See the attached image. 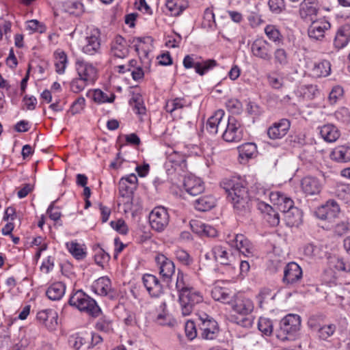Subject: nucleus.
Instances as JSON below:
<instances>
[{
	"mask_svg": "<svg viewBox=\"0 0 350 350\" xmlns=\"http://www.w3.org/2000/svg\"><path fill=\"white\" fill-rule=\"evenodd\" d=\"M206 130L211 134L222 132V137L227 142H237L243 138L241 122L233 116L224 118L222 110L217 111L206 122Z\"/></svg>",
	"mask_w": 350,
	"mask_h": 350,
	"instance_id": "f257e3e1",
	"label": "nucleus"
},
{
	"mask_svg": "<svg viewBox=\"0 0 350 350\" xmlns=\"http://www.w3.org/2000/svg\"><path fill=\"white\" fill-rule=\"evenodd\" d=\"M221 185L227 193L228 200L238 214L245 215L250 211L252 202L248 194V189L240 180L237 178L224 179Z\"/></svg>",
	"mask_w": 350,
	"mask_h": 350,
	"instance_id": "f03ea898",
	"label": "nucleus"
},
{
	"mask_svg": "<svg viewBox=\"0 0 350 350\" xmlns=\"http://www.w3.org/2000/svg\"><path fill=\"white\" fill-rule=\"evenodd\" d=\"M68 304L92 317H97L100 312V308L96 301L82 290H78L73 293L70 297Z\"/></svg>",
	"mask_w": 350,
	"mask_h": 350,
	"instance_id": "7ed1b4c3",
	"label": "nucleus"
},
{
	"mask_svg": "<svg viewBox=\"0 0 350 350\" xmlns=\"http://www.w3.org/2000/svg\"><path fill=\"white\" fill-rule=\"evenodd\" d=\"M300 327V317L297 314H288L280 321L279 329L277 330V337L282 341L291 340Z\"/></svg>",
	"mask_w": 350,
	"mask_h": 350,
	"instance_id": "20e7f679",
	"label": "nucleus"
},
{
	"mask_svg": "<svg viewBox=\"0 0 350 350\" xmlns=\"http://www.w3.org/2000/svg\"><path fill=\"white\" fill-rule=\"evenodd\" d=\"M178 299L181 306L182 314L188 316L192 312L196 304L203 301V296L200 291L191 287L178 295Z\"/></svg>",
	"mask_w": 350,
	"mask_h": 350,
	"instance_id": "39448f33",
	"label": "nucleus"
},
{
	"mask_svg": "<svg viewBox=\"0 0 350 350\" xmlns=\"http://www.w3.org/2000/svg\"><path fill=\"white\" fill-rule=\"evenodd\" d=\"M230 304L235 312L243 316L241 319L237 321V323L243 327L250 325L252 323L251 319L245 316H247L253 311L254 305L252 301L247 298L237 297L234 301L232 300Z\"/></svg>",
	"mask_w": 350,
	"mask_h": 350,
	"instance_id": "423d86ee",
	"label": "nucleus"
},
{
	"mask_svg": "<svg viewBox=\"0 0 350 350\" xmlns=\"http://www.w3.org/2000/svg\"><path fill=\"white\" fill-rule=\"evenodd\" d=\"M169 214L163 206L155 207L149 215V221L152 229L163 231L169 224Z\"/></svg>",
	"mask_w": 350,
	"mask_h": 350,
	"instance_id": "0eeeda50",
	"label": "nucleus"
},
{
	"mask_svg": "<svg viewBox=\"0 0 350 350\" xmlns=\"http://www.w3.org/2000/svg\"><path fill=\"white\" fill-rule=\"evenodd\" d=\"M211 257L218 263L224 266L232 267L234 258L232 253L224 246L216 245L213 246L210 251L205 254L206 259H211Z\"/></svg>",
	"mask_w": 350,
	"mask_h": 350,
	"instance_id": "6e6552de",
	"label": "nucleus"
},
{
	"mask_svg": "<svg viewBox=\"0 0 350 350\" xmlns=\"http://www.w3.org/2000/svg\"><path fill=\"white\" fill-rule=\"evenodd\" d=\"M250 49L252 55L257 58L265 62H271L272 59V46L264 39H256L252 43Z\"/></svg>",
	"mask_w": 350,
	"mask_h": 350,
	"instance_id": "1a4fd4ad",
	"label": "nucleus"
},
{
	"mask_svg": "<svg viewBox=\"0 0 350 350\" xmlns=\"http://www.w3.org/2000/svg\"><path fill=\"white\" fill-rule=\"evenodd\" d=\"M186 69L194 68L196 73L203 76L208 70L215 67L217 64L215 59H206L202 62H196L193 55H186L183 62Z\"/></svg>",
	"mask_w": 350,
	"mask_h": 350,
	"instance_id": "9d476101",
	"label": "nucleus"
},
{
	"mask_svg": "<svg viewBox=\"0 0 350 350\" xmlns=\"http://www.w3.org/2000/svg\"><path fill=\"white\" fill-rule=\"evenodd\" d=\"M290 127V120L286 118H282L278 122H274L268 128L267 135L271 139H282L288 133Z\"/></svg>",
	"mask_w": 350,
	"mask_h": 350,
	"instance_id": "9b49d317",
	"label": "nucleus"
},
{
	"mask_svg": "<svg viewBox=\"0 0 350 350\" xmlns=\"http://www.w3.org/2000/svg\"><path fill=\"white\" fill-rule=\"evenodd\" d=\"M330 27V23L326 20L312 21L308 29V36L313 40H321L325 37V31Z\"/></svg>",
	"mask_w": 350,
	"mask_h": 350,
	"instance_id": "f8f14e48",
	"label": "nucleus"
},
{
	"mask_svg": "<svg viewBox=\"0 0 350 350\" xmlns=\"http://www.w3.org/2000/svg\"><path fill=\"white\" fill-rule=\"evenodd\" d=\"M75 69L78 77L87 82H94L96 78V68L91 64L83 60L77 59L75 63Z\"/></svg>",
	"mask_w": 350,
	"mask_h": 350,
	"instance_id": "ddd939ff",
	"label": "nucleus"
},
{
	"mask_svg": "<svg viewBox=\"0 0 350 350\" xmlns=\"http://www.w3.org/2000/svg\"><path fill=\"white\" fill-rule=\"evenodd\" d=\"M205 320L200 324L201 337L206 340H213L217 338L219 333V327L217 321L208 315L204 314Z\"/></svg>",
	"mask_w": 350,
	"mask_h": 350,
	"instance_id": "4468645a",
	"label": "nucleus"
},
{
	"mask_svg": "<svg viewBox=\"0 0 350 350\" xmlns=\"http://www.w3.org/2000/svg\"><path fill=\"white\" fill-rule=\"evenodd\" d=\"M319 10L317 0H303L299 5V14L303 20L312 21Z\"/></svg>",
	"mask_w": 350,
	"mask_h": 350,
	"instance_id": "2eb2a0df",
	"label": "nucleus"
},
{
	"mask_svg": "<svg viewBox=\"0 0 350 350\" xmlns=\"http://www.w3.org/2000/svg\"><path fill=\"white\" fill-rule=\"evenodd\" d=\"M142 282L152 297H159L163 293V288L159 279L152 274H144Z\"/></svg>",
	"mask_w": 350,
	"mask_h": 350,
	"instance_id": "dca6fc26",
	"label": "nucleus"
},
{
	"mask_svg": "<svg viewBox=\"0 0 350 350\" xmlns=\"http://www.w3.org/2000/svg\"><path fill=\"white\" fill-rule=\"evenodd\" d=\"M155 261L159 269L160 275L164 279H170L175 272L174 262L161 254H159L155 256Z\"/></svg>",
	"mask_w": 350,
	"mask_h": 350,
	"instance_id": "f3484780",
	"label": "nucleus"
},
{
	"mask_svg": "<svg viewBox=\"0 0 350 350\" xmlns=\"http://www.w3.org/2000/svg\"><path fill=\"white\" fill-rule=\"evenodd\" d=\"M302 278V270L298 264L294 262L288 263L284 269L283 282L286 284H294Z\"/></svg>",
	"mask_w": 350,
	"mask_h": 350,
	"instance_id": "a211bd4d",
	"label": "nucleus"
},
{
	"mask_svg": "<svg viewBox=\"0 0 350 350\" xmlns=\"http://www.w3.org/2000/svg\"><path fill=\"white\" fill-rule=\"evenodd\" d=\"M38 321L42 323L49 330H54L57 325L58 315L53 309H45L37 313Z\"/></svg>",
	"mask_w": 350,
	"mask_h": 350,
	"instance_id": "6ab92c4d",
	"label": "nucleus"
},
{
	"mask_svg": "<svg viewBox=\"0 0 350 350\" xmlns=\"http://www.w3.org/2000/svg\"><path fill=\"white\" fill-rule=\"evenodd\" d=\"M99 31L94 30V33L85 38V43L83 46L82 51L88 55H94L100 52V40Z\"/></svg>",
	"mask_w": 350,
	"mask_h": 350,
	"instance_id": "aec40b11",
	"label": "nucleus"
},
{
	"mask_svg": "<svg viewBox=\"0 0 350 350\" xmlns=\"http://www.w3.org/2000/svg\"><path fill=\"white\" fill-rule=\"evenodd\" d=\"M340 212V208L337 202L334 200H328L317 212L319 218L323 220H329L334 218Z\"/></svg>",
	"mask_w": 350,
	"mask_h": 350,
	"instance_id": "412c9836",
	"label": "nucleus"
},
{
	"mask_svg": "<svg viewBox=\"0 0 350 350\" xmlns=\"http://www.w3.org/2000/svg\"><path fill=\"white\" fill-rule=\"evenodd\" d=\"M271 200L274 202V205L276 206L278 211L283 214L295 207L293 200L280 192L272 193Z\"/></svg>",
	"mask_w": 350,
	"mask_h": 350,
	"instance_id": "4be33fe9",
	"label": "nucleus"
},
{
	"mask_svg": "<svg viewBox=\"0 0 350 350\" xmlns=\"http://www.w3.org/2000/svg\"><path fill=\"white\" fill-rule=\"evenodd\" d=\"M183 187L189 195L197 196L204 190L202 180L194 176H188L184 178Z\"/></svg>",
	"mask_w": 350,
	"mask_h": 350,
	"instance_id": "5701e85b",
	"label": "nucleus"
},
{
	"mask_svg": "<svg viewBox=\"0 0 350 350\" xmlns=\"http://www.w3.org/2000/svg\"><path fill=\"white\" fill-rule=\"evenodd\" d=\"M301 187L306 195L314 196L320 193L322 185L318 178L306 176L301 181Z\"/></svg>",
	"mask_w": 350,
	"mask_h": 350,
	"instance_id": "b1692460",
	"label": "nucleus"
},
{
	"mask_svg": "<svg viewBox=\"0 0 350 350\" xmlns=\"http://www.w3.org/2000/svg\"><path fill=\"white\" fill-rule=\"evenodd\" d=\"M350 41V25H345L340 27L335 35L333 45L339 51L345 48Z\"/></svg>",
	"mask_w": 350,
	"mask_h": 350,
	"instance_id": "393cba45",
	"label": "nucleus"
},
{
	"mask_svg": "<svg viewBox=\"0 0 350 350\" xmlns=\"http://www.w3.org/2000/svg\"><path fill=\"white\" fill-rule=\"evenodd\" d=\"M232 245L245 256H249L253 254V245L250 240L242 234H236L232 241Z\"/></svg>",
	"mask_w": 350,
	"mask_h": 350,
	"instance_id": "a878e982",
	"label": "nucleus"
},
{
	"mask_svg": "<svg viewBox=\"0 0 350 350\" xmlns=\"http://www.w3.org/2000/svg\"><path fill=\"white\" fill-rule=\"evenodd\" d=\"M111 53L112 55L118 58H124L129 54V49L126 40L121 36H116L111 42Z\"/></svg>",
	"mask_w": 350,
	"mask_h": 350,
	"instance_id": "bb28decb",
	"label": "nucleus"
},
{
	"mask_svg": "<svg viewBox=\"0 0 350 350\" xmlns=\"http://www.w3.org/2000/svg\"><path fill=\"white\" fill-rule=\"evenodd\" d=\"M320 135L325 142L331 143L339 138L340 133L336 126L327 124L321 127Z\"/></svg>",
	"mask_w": 350,
	"mask_h": 350,
	"instance_id": "cd10ccee",
	"label": "nucleus"
},
{
	"mask_svg": "<svg viewBox=\"0 0 350 350\" xmlns=\"http://www.w3.org/2000/svg\"><path fill=\"white\" fill-rule=\"evenodd\" d=\"M66 291V285L61 282L51 284L46 291L47 297L53 301H58L62 298Z\"/></svg>",
	"mask_w": 350,
	"mask_h": 350,
	"instance_id": "c85d7f7f",
	"label": "nucleus"
},
{
	"mask_svg": "<svg viewBox=\"0 0 350 350\" xmlns=\"http://www.w3.org/2000/svg\"><path fill=\"white\" fill-rule=\"evenodd\" d=\"M331 158L340 163L350 161V147L340 146L335 148L331 153Z\"/></svg>",
	"mask_w": 350,
	"mask_h": 350,
	"instance_id": "c756f323",
	"label": "nucleus"
},
{
	"mask_svg": "<svg viewBox=\"0 0 350 350\" xmlns=\"http://www.w3.org/2000/svg\"><path fill=\"white\" fill-rule=\"evenodd\" d=\"M94 288L97 294L102 296L109 295L111 291V280L107 277H101L96 280Z\"/></svg>",
	"mask_w": 350,
	"mask_h": 350,
	"instance_id": "7c9ffc66",
	"label": "nucleus"
},
{
	"mask_svg": "<svg viewBox=\"0 0 350 350\" xmlns=\"http://www.w3.org/2000/svg\"><path fill=\"white\" fill-rule=\"evenodd\" d=\"M302 212L297 207H294L284 214V219L288 226H298L301 221Z\"/></svg>",
	"mask_w": 350,
	"mask_h": 350,
	"instance_id": "2f4dec72",
	"label": "nucleus"
},
{
	"mask_svg": "<svg viewBox=\"0 0 350 350\" xmlns=\"http://www.w3.org/2000/svg\"><path fill=\"white\" fill-rule=\"evenodd\" d=\"M211 296L215 301L224 304H230L232 300V296L230 294L229 290L219 286H215L213 288Z\"/></svg>",
	"mask_w": 350,
	"mask_h": 350,
	"instance_id": "473e14b6",
	"label": "nucleus"
},
{
	"mask_svg": "<svg viewBox=\"0 0 350 350\" xmlns=\"http://www.w3.org/2000/svg\"><path fill=\"white\" fill-rule=\"evenodd\" d=\"M195 208L200 211H207L215 206V199L212 196H204L194 202Z\"/></svg>",
	"mask_w": 350,
	"mask_h": 350,
	"instance_id": "72a5a7b5",
	"label": "nucleus"
},
{
	"mask_svg": "<svg viewBox=\"0 0 350 350\" xmlns=\"http://www.w3.org/2000/svg\"><path fill=\"white\" fill-rule=\"evenodd\" d=\"M167 9L172 16H177L187 7L183 0H167L165 3Z\"/></svg>",
	"mask_w": 350,
	"mask_h": 350,
	"instance_id": "f704fd0d",
	"label": "nucleus"
},
{
	"mask_svg": "<svg viewBox=\"0 0 350 350\" xmlns=\"http://www.w3.org/2000/svg\"><path fill=\"white\" fill-rule=\"evenodd\" d=\"M312 72L317 77H327L331 72V64L328 60L323 59L314 64Z\"/></svg>",
	"mask_w": 350,
	"mask_h": 350,
	"instance_id": "c9c22d12",
	"label": "nucleus"
},
{
	"mask_svg": "<svg viewBox=\"0 0 350 350\" xmlns=\"http://www.w3.org/2000/svg\"><path fill=\"white\" fill-rule=\"evenodd\" d=\"M239 157L241 159H251L256 154L257 147L254 143H245L238 147Z\"/></svg>",
	"mask_w": 350,
	"mask_h": 350,
	"instance_id": "e433bc0d",
	"label": "nucleus"
},
{
	"mask_svg": "<svg viewBox=\"0 0 350 350\" xmlns=\"http://www.w3.org/2000/svg\"><path fill=\"white\" fill-rule=\"evenodd\" d=\"M66 247L69 252L77 260H82L86 256L85 249L77 242L66 243Z\"/></svg>",
	"mask_w": 350,
	"mask_h": 350,
	"instance_id": "4c0bfd02",
	"label": "nucleus"
},
{
	"mask_svg": "<svg viewBox=\"0 0 350 350\" xmlns=\"http://www.w3.org/2000/svg\"><path fill=\"white\" fill-rule=\"evenodd\" d=\"M130 105H133L134 111L140 116L145 115L146 112V108L144 105L142 95L139 94H133L132 98L129 100Z\"/></svg>",
	"mask_w": 350,
	"mask_h": 350,
	"instance_id": "58836bf2",
	"label": "nucleus"
},
{
	"mask_svg": "<svg viewBox=\"0 0 350 350\" xmlns=\"http://www.w3.org/2000/svg\"><path fill=\"white\" fill-rule=\"evenodd\" d=\"M161 308L163 309V312L162 313L159 314L157 315L156 321L157 322V323L161 325H167L170 327H173L175 325L176 321L171 317V316L168 313L165 312V302H163L161 304Z\"/></svg>",
	"mask_w": 350,
	"mask_h": 350,
	"instance_id": "ea45409f",
	"label": "nucleus"
},
{
	"mask_svg": "<svg viewBox=\"0 0 350 350\" xmlns=\"http://www.w3.org/2000/svg\"><path fill=\"white\" fill-rule=\"evenodd\" d=\"M116 96L113 93L110 94L108 96L106 93L99 89H96L92 92V98L97 103H113Z\"/></svg>",
	"mask_w": 350,
	"mask_h": 350,
	"instance_id": "a19ab883",
	"label": "nucleus"
},
{
	"mask_svg": "<svg viewBox=\"0 0 350 350\" xmlns=\"http://www.w3.org/2000/svg\"><path fill=\"white\" fill-rule=\"evenodd\" d=\"M274 64L276 66L284 67L288 64V55L284 49L278 48L273 53Z\"/></svg>",
	"mask_w": 350,
	"mask_h": 350,
	"instance_id": "79ce46f5",
	"label": "nucleus"
},
{
	"mask_svg": "<svg viewBox=\"0 0 350 350\" xmlns=\"http://www.w3.org/2000/svg\"><path fill=\"white\" fill-rule=\"evenodd\" d=\"M187 276L185 275L183 271L180 270L178 271L176 288L178 292V295H180L183 291H186L191 288L187 280Z\"/></svg>",
	"mask_w": 350,
	"mask_h": 350,
	"instance_id": "37998d69",
	"label": "nucleus"
},
{
	"mask_svg": "<svg viewBox=\"0 0 350 350\" xmlns=\"http://www.w3.org/2000/svg\"><path fill=\"white\" fill-rule=\"evenodd\" d=\"M276 296L275 293H272V291L269 288H263L260 290L259 294L257 296L258 300L259 306L262 308V304L267 302L268 299L273 300Z\"/></svg>",
	"mask_w": 350,
	"mask_h": 350,
	"instance_id": "c03bdc74",
	"label": "nucleus"
},
{
	"mask_svg": "<svg viewBox=\"0 0 350 350\" xmlns=\"http://www.w3.org/2000/svg\"><path fill=\"white\" fill-rule=\"evenodd\" d=\"M175 256L177 260L185 266H189L193 262V258L184 250H176L175 251Z\"/></svg>",
	"mask_w": 350,
	"mask_h": 350,
	"instance_id": "a18cd8bd",
	"label": "nucleus"
},
{
	"mask_svg": "<svg viewBox=\"0 0 350 350\" xmlns=\"http://www.w3.org/2000/svg\"><path fill=\"white\" fill-rule=\"evenodd\" d=\"M66 54L63 51L58 53L56 56V62L55 63V66L56 68V71L59 74H63L64 72L66 66Z\"/></svg>",
	"mask_w": 350,
	"mask_h": 350,
	"instance_id": "49530a36",
	"label": "nucleus"
},
{
	"mask_svg": "<svg viewBox=\"0 0 350 350\" xmlns=\"http://www.w3.org/2000/svg\"><path fill=\"white\" fill-rule=\"evenodd\" d=\"M96 328L101 332L109 333L112 332V321L107 317H103L98 320Z\"/></svg>",
	"mask_w": 350,
	"mask_h": 350,
	"instance_id": "de8ad7c7",
	"label": "nucleus"
},
{
	"mask_svg": "<svg viewBox=\"0 0 350 350\" xmlns=\"http://www.w3.org/2000/svg\"><path fill=\"white\" fill-rule=\"evenodd\" d=\"M258 329L265 335L270 336L273 332L272 322L265 318H260L258 323Z\"/></svg>",
	"mask_w": 350,
	"mask_h": 350,
	"instance_id": "09e8293b",
	"label": "nucleus"
},
{
	"mask_svg": "<svg viewBox=\"0 0 350 350\" xmlns=\"http://www.w3.org/2000/svg\"><path fill=\"white\" fill-rule=\"evenodd\" d=\"M304 96L308 99H313L319 94V90L316 85L308 84L301 87Z\"/></svg>",
	"mask_w": 350,
	"mask_h": 350,
	"instance_id": "8fccbe9b",
	"label": "nucleus"
},
{
	"mask_svg": "<svg viewBox=\"0 0 350 350\" xmlns=\"http://www.w3.org/2000/svg\"><path fill=\"white\" fill-rule=\"evenodd\" d=\"M264 219L271 226H277L280 224V215L273 207L271 211H267L264 215Z\"/></svg>",
	"mask_w": 350,
	"mask_h": 350,
	"instance_id": "3c124183",
	"label": "nucleus"
},
{
	"mask_svg": "<svg viewBox=\"0 0 350 350\" xmlns=\"http://www.w3.org/2000/svg\"><path fill=\"white\" fill-rule=\"evenodd\" d=\"M90 336L88 334V332H82L80 334H78L75 338H74V343L73 347L76 349H80L83 345H89L90 342Z\"/></svg>",
	"mask_w": 350,
	"mask_h": 350,
	"instance_id": "603ef678",
	"label": "nucleus"
},
{
	"mask_svg": "<svg viewBox=\"0 0 350 350\" xmlns=\"http://www.w3.org/2000/svg\"><path fill=\"white\" fill-rule=\"evenodd\" d=\"M335 330L336 325L334 324L321 325V327L318 331L319 337L321 339L326 340L327 338L333 335Z\"/></svg>",
	"mask_w": 350,
	"mask_h": 350,
	"instance_id": "864d4df0",
	"label": "nucleus"
},
{
	"mask_svg": "<svg viewBox=\"0 0 350 350\" xmlns=\"http://www.w3.org/2000/svg\"><path fill=\"white\" fill-rule=\"evenodd\" d=\"M109 254L105 252V250H103L102 248H99L98 252L94 255L95 262L102 267H104V264L105 262H107L109 260Z\"/></svg>",
	"mask_w": 350,
	"mask_h": 350,
	"instance_id": "5fc2aeb1",
	"label": "nucleus"
},
{
	"mask_svg": "<svg viewBox=\"0 0 350 350\" xmlns=\"http://www.w3.org/2000/svg\"><path fill=\"white\" fill-rule=\"evenodd\" d=\"M88 83V82L78 77L72 80L70 89L74 93H79L85 88Z\"/></svg>",
	"mask_w": 350,
	"mask_h": 350,
	"instance_id": "6e6d98bb",
	"label": "nucleus"
},
{
	"mask_svg": "<svg viewBox=\"0 0 350 350\" xmlns=\"http://www.w3.org/2000/svg\"><path fill=\"white\" fill-rule=\"evenodd\" d=\"M344 90L341 86H334L329 94V100L332 105L335 104L343 96Z\"/></svg>",
	"mask_w": 350,
	"mask_h": 350,
	"instance_id": "4d7b16f0",
	"label": "nucleus"
},
{
	"mask_svg": "<svg viewBox=\"0 0 350 350\" xmlns=\"http://www.w3.org/2000/svg\"><path fill=\"white\" fill-rule=\"evenodd\" d=\"M322 316L312 315L308 319V325L311 329L318 332L322 325Z\"/></svg>",
	"mask_w": 350,
	"mask_h": 350,
	"instance_id": "13d9d810",
	"label": "nucleus"
},
{
	"mask_svg": "<svg viewBox=\"0 0 350 350\" xmlns=\"http://www.w3.org/2000/svg\"><path fill=\"white\" fill-rule=\"evenodd\" d=\"M269 6L273 12L280 14L284 10L286 5L284 0H269Z\"/></svg>",
	"mask_w": 350,
	"mask_h": 350,
	"instance_id": "bf43d9fd",
	"label": "nucleus"
},
{
	"mask_svg": "<svg viewBox=\"0 0 350 350\" xmlns=\"http://www.w3.org/2000/svg\"><path fill=\"white\" fill-rule=\"evenodd\" d=\"M226 107L233 113H240L242 111V103L237 99L232 98L227 101Z\"/></svg>",
	"mask_w": 350,
	"mask_h": 350,
	"instance_id": "052dcab7",
	"label": "nucleus"
},
{
	"mask_svg": "<svg viewBox=\"0 0 350 350\" xmlns=\"http://www.w3.org/2000/svg\"><path fill=\"white\" fill-rule=\"evenodd\" d=\"M110 226L122 234H126L128 232V227L123 219H118V221H111Z\"/></svg>",
	"mask_w": 350,
	"mask_h": 350,
	"instance_id": "680f3d73",
	"label": "nucleus"
},
{
	"mask_svg": "<svg viewBox=\"0 0 350 350\" xmlns=\"http://www.w3.org/2000/svg\"><path fill=\"white\" fill-rule=\"evenodd\" d=\"M85 100L83 97L78 98L71 105L70 111L72 115L80 113L84 108Z\"/></svg>",
	"mask_w": 350,
	"mask_h": 350,
	"instance_id": "e2e57ef3",
	"label": "nucleus"
},
{
	"mask_svg": "<svg viewBox=\"0 0 350 350\" xmlns=\"http://www.w3.org/2000/svg\"><path fill=\"white\" fill-rule=\"evenodd\" d=\"M185 334L188 339L193 340L197 336V329L193 321H188L185 323Z\"/></svg>",
	"mask_w": 350,
	"mask_h": 350,
	"instance_id": "0e129e2a",
	"label": "nucleus"
},
{
	"mask_svg": "<svg viewBox=\"0 0 350 350\" xmlns=\"http://www.w3.org/2000/svg\"><path fill=\"white\" fill-rule=\"evenodd\" d=\"M349 230V224L347 221H342L336 224L334 232L338 236H342Z\"/></svg>",
	"mask_w": 350,
	"mask_h": 350,
	"instance_id": "69168bd1",
	"label": "nucleus"
},
{
	"mask_svg": "<svg viewBox=\"0 0 350 350\" xmlns=\"http://www.w3.org/2000/svg\"><path fill=\"white\" fill-rule=\"evenodd\" d=\"M265 34L267 37L274 41L276 42L280 39V31L273 25H267L265 28Z\"/></svg>",
	"mask_w": 350,
	"mask_h": 350,
	"instance_id": "338daca9",
	"label": "nucleus"
},
{
	"mask_svg": "<svg viewBox=\"0 0 350 350\" xmlns=\"http://www.w3.org/2000/svg\"><path fill=\"white\" fill-rule=\"evenodd\" d=\"M118 189L120 195L124 198L129 196L132 193V188L127 185L126 180L120 179L118 183Z\"/></svg>",
	"mask_w": 350,
	"mask_h": 350,
	"instance_id": "774afa93",
	"label": "nucleus"
}]
</instances>
